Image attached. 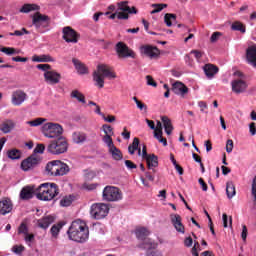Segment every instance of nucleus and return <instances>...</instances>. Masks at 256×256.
<instances>
[{"label": "nucleus", "instance_id": "1", "mask_svg": "<svg viewBox=\"0 0 256 256\" xmlns=\"http://www.w3.org/2000/svg\"><path fill=\"white\" fill-rule=\"evenodd\" d=\"M67 235L71 241L85 243L89 240V227L85 221L80 219L75 220L69 227Z\"/></svg>", "mask_w": 256, "mask_h": 256}, {"label": "nucleus", "instance_id": "2", "mask_svg": "<svg viewBox=\"0 0 256 256\" xmlns=\"http://www.w3.org/2000/svg\"><path fill=\"white\" fill-rule=\"evenodd\" d=\"M105 77L108 79H116L117 75L115 72L111 71V67L108 65L100 64L97 66V70L93 73V79L96 87H99V89H103L105 87Z\"/></svg>", "mask_w": 256, "mask_h": 256}, {"label": "nucleus", "instance_id": "3", "mask_svg": "<svg viewBox=\"0 0 256 256\" xmlns=\"http://www.w3.org/2000/svg\"><path fill=\"white\" fill-rule=\"evenodd\" d=\"M36 195L40 201H53L59 195V188L55 183H43L37 188Z\"/></svg>", "mask_w": 256, "mask_h": 256}, {"label": "nucleus", "instance_id": "4", "mask_svg": "<svg viewBox=\"0 0 256 256\" xmlns=\"http://www.w3.org/2000/svg\"><path fill=\"white\" fill-rule=\"evenodd\" d=\"M45 171L50 177H61L63 175H67L70 168L69 165L65 164V162H62L61 160H54L47 163Z\"/></svg>", "mask_w": 256, "mask_h": 256}, {"label": "nucleus", "instance_id": "5", "mask_svg": "<svg viewBox=\"0 0 256 256\" xmlns=\"http://www.w3.org/2000/svg\"><path fill=\"white\" fill-rule=\"evenodd\" d=\"M69 149V143L65 137L60 136L49 142L46 151L50 153V155H63V153H67Z\"/></svg>", "mask_w": 256, "mask_h": 256}, {"label": "nucleus", "instance_id": "6", "mask_svg": "<svg viewBox=\"0 0 256 256\" xmlns=\"http://www.w3.org/2000/svg\"><path fill=\"white\" fill-rule=\"evenodd\" d=\"M42 133L48 139H55L63 135V127L59 124L48 122L42 126Z\"/></svg>", "mask_w": 256, "mask_h": 256}, {"label": "nucleus", "instance_id": "7", "mask_svg": "<svg viewBox=\"0 0 256 256\" xmlns=\"http://www.w3.org/2000/svg\"><path fill=\"white\" fill-rule=\"evenodd\" d=\"M135 235L140 241H144L141 245V249H157V243L153 242L151 239L147 238L149 235V230L147 228H137L135 230Z\"/></svg>", "mask_w": 256, "mask_h": 256}, {"label": "nucleus", "instance_id": "8", "mask_svg": "<svg viewBox=\"0 0 256 256\" xmlns=\"http://www.w3.org/2000/svg\"><path fill=\"white\" fill-rule=\"evenodd\" d=\"M104 201L115 202L123 199V192L115 186H106L102 192Z\"/></svg>", "mask_w": 256, "mask_h": 256}, {"label": "nucleus", "instance_id": "9", "mask_svg": "<svg viewBox=\"0 0 256 256\" xmlns=\"http://www.w3.org/2000/svg\"><path fill=\"white\" fill-rule=\"evenodd\" d=\"M236 77L232 82H231V87L233 93H236L237 95H240V93H245L247 91V87L249 85L247 84V81L245 80V75L241 72H235Z\"/></svg>", "mask_w": 256, "mask_h": 256}, {"label": "nucleus", "instance_id": "10", "mask_svg": "<svg viewBox=\"0 0 256 256\" xmlns=\"http://www.w3.org/2000/svg\"><path fill=\"white\" fill-rule=\"evenodd\" d=\"M90 214L93 219H105L109 215V206L105 203H96L91 206Z\"/></svg>", "mask_w": 256, "mask_h": 256}, {"label": "nucleus", "instance_id": "11", "mask_svg": "<svg viewBox=\"0 0 256 256\" xmlns=\"http://www.w3.org/2000/svg\"><path fill=\"white\" fill-rule=\"evenodd\" d=\"M129 2L123 1L118 3L117 8V19H129V13H137V10L135 8H130L128 5Z\"/></svg>", "mask_w": 256, "mask_h": 256}, {"label": "nucleus", "instance_id": "12", "mask_svg": "<svg viewBox=\"0 0 256 256\" xmlns=\"http://www.w3.org/2000/svg\"><path fill=\"white\" fill-rule=\"evenodd\" d=\"M135 151H138V155L143 159H147L149 154H147V146L143 145L142 152L139 148V138H134L132 144L128 147V153L130 155H135Z\"/></svg>", "mask_w": 256, "mask_h": 256}, {"label": "nucleus", "instance_id": "13", "mask_svg": "<svg viewBox=\"0 0 256 256\" xmlns=\"http://www.w3.org/2000/svg\"><path fill=\"white\" fill-rule=\"evenodd\" d=\"M62 33V39H64L66 43H77L79 41V34L70 26L64 27Z\"/></svg>", "mask_w": 256, "mask_h": 256}, {"label": "nucleus", "instance_id": "14", "mask_svg": "<svg viewBox=\"0 0 256 256\" xmlns=\"http://www.w3.org/2000/svg\"><path fill=\"white\" fill-rule=\"evenodd\" d=\"M40 162L41 159L38 156L32 155L22 161L21 169L22 171H31L35 169V167H37V165H39Z\"/></svg>", "mask_w": 256, "mask_h": 256}, {"label": "nucleus", "instance_id": "15", "mask_svg": "<svg viewBox=\"0 0 256 256\" xmlns=\"http://www.w3.org/2000/svg\"><path fill=\"white\" fill-rule=\"evenodd\" d=\"M170 221L177 231V233H181V235H185V225H183V219L179 214H170Z\"/></svg>", "mask_w": 256, "mask_h": 256}, {"label": "nucleus", "instance_id": "16", "mask_svg": "<svg viewBox=\"0 0 256 256\" xmlns=\"http://www.w3.org/2000/svg\"><path fill=\"white\" fill-rule=\"evenodd\" d=\"M116 53L118 54V57H131L132 59H135V52L129 49V47H127L123 42L117 43Z\"/></svg>", "mask_w": 256, "mask_h": 256}, {"label": "nucleus", "instance_id": "17", "mask_svg": "<svg viewBox=\"0 0 256 256\" xmlns=\"http://www.w3.org/2000/svg\"><path fill=\"white\" fill-rule=\"evenodd\" d=\"M44 79L48 85H57L61 81V74L55 71H46L44 73Z\"/></svg>", "mask_w": 256, "mask_h": 256}, {"label": "nucleus", "instance_id": "18", "mask_svg": "<svg viewBox=\"0 0 256 256\" xmlns=\"http://www.w3.org/2000/svg\"><path fill=\"white\" fill-rule=\"evenodd\" d=\"M172 91L175 93V95H179L180 97L185 98V95L189 93V88H187L182 82H175L172 85Z\"/></svg>", "mask_w": 256, "mask_h": 256}, {"label": "nucleus", "instance_id": "19", "mask_svg": "<svg viewBox=\"0 0 256 256\" xmlns=\"http://www.w3.org/2000/svg\"><path fill=\"white\" fill-rule=\"evenodd\" d=\"M52 223H55V216L51 215L44 216L36 221V225L40 229H49V226L52 225Z\"/></svg>", "mask_w": 256, "mask_h": 256}, {"label": "nucleus", "instance_id": "20", "mask_svg": "<svg viewBox=\"0 0 256 256\" xmlns=\"http://www.w3.org/2000/svg\"><path fill=\"white\" fill-rule=\"evenodd\" d=\"M47 21H49V16L43 15L39 12H36L32 16V23L36 27V29H40L41 25H43V23H47Z\"/></svg>", "mask_w": 256, "mask_h": 256}, {"label": "nucleus", "instance_id": "21", "mask_svg": "<svg viewBox=\"0 0 256 256\" xmlns=\"http://www.w3.org/2000/svg\"><path fill=\"white\" fill-rule=\"evenodd\" d=\"M25 99H27V94L21 90H17L12 94L13 105H23V103H25Z\"/></svg>", "mask_w": 256, "mask_h": 256}, {"label": "nucleus", "instance_id": "22", "mask_svg": "<svg viewBox=\"0 0 256 256\" xmlns=\"http://www.w3.org/2000/svg\"><path fill=\"white\" fill-rule=\"evenodd\" d=\"M13 211V203L9 198H4L0 201V215H7Z\"/></svg>", "mask_w": 256, "mask_h": 256}, {"label": "nucleus", "instance_id": "23", "mask_svg": "<svg viewBox=\"0 0 256 256\" xmlns=\"http://www.w3.org/2000/svg\"><path fill=\"white\" fill-rule=\"evenodd\" d=\"M246 58L252 67H256V44L248 47L246 51Z\"/></svg>", "mask_w": 256, "mask_h": 256}, {"label": "nucleus", "instance_id": "24", "mask_svg": "<svg viewBox=\"0 0 256 256\" xmlns=\"http://www.w3.org/2000/svg\"><path fill=\"white\" fill-rule=\"evenodd\" d=\"M141 53H143L147 57H150V59H153L159 56V49L153 46H142Z\"/></svg>", "mask_w": 256, "mask_h": 256}, {"label": "nucleus", "instance_id": "25", "mask_svg": "<svg viewBox=\"0 0 256 256\" xmlns=\"http://www.w3.org/2000/svg\"><path fill=\"white\" fill-rule=\"evenodd\" d=\"M203 71L208 79H213L219 73V68L213 64H206Z\"/></svg>", "mask_w": 256, "mask_h": 256}, {"label": "nucleus", "instance_id": "26", "mask_svg": "<svg viewBox=\"0 0 256 256\" xmlns=\"http://www.w3.org/2000/svg\"><path fill=\"white\" fill-rule=\"evenodd\" d=\"M32 61L34 63H55V58H53L51 55L49 54H44V55H34L32 57Z\"/></svg>", "mask_w": 256, "mask_h": 256}, {"label": "nucleus", "instance_id": "27", "mask_svg": "<svg viewBox=\"0 0 256 256\" xmlns=\"http://www.w3.org/2000/svg\"><path fill=\"white\" fill-rule=\"evenodd\" d=\"M72 141L76 143V145H83V143L87 141V134L84 132H74L72 134Z\"/></svg>", "mask_w": 256, "mask_h": 256}, {"label": "nucleus", "instance_id": "28", "mask_svg": "<svg viewBox=\"0 0 256 256\" xmlns=\"http://www.w3.org/2000/svg\"><path fill=\"white\" fill-rule=\"evenodd\" d=\"M66 222L65 221H61L58 224H54L51 229H50V233L53 237V239H57V237H59V233L61 232V229H63V227H65Z\"/></svg>", "mask_w": 256, "mask_h": 256}, {"label": "nucleus", "instance_id": "29", "mask_svg": "<svg viewBox=\"0 0 256 256\" xmlns=\"http://www.w3.org/2000/svg\"><path fill=\"white\" fill-rule=\"evenodd\" d=\"M33 193H35V188L31 186H26L21 190L20 198L24 200L32 199Z\"/></svg>", "mask_w": 256, "mask_h": 256}, {"label": "nucleus", "instance_id": "30", "mask_svg": "<svg viewBox=\"0 0 256 256\" xmlns=\"http://www.w3.org/2000/svg\"><path fill=\"white\" fill-rule=\"evenodd\" d=\"M161 121L163 123L165 133L167 135H171V133H173V124L171 123V119H169L167 116H162Z\"/></svg>", "mask_w": 256, "mask_h": 256}, {"label": "nucleus", "instance_id": "31", "mask_svg": "<svg viewBox=\"0 0 256 256\" xmlns=\"http://www.w3.org/2000/svg\"><path fill=\"white\" fill-rule=\"evenodd\" d=\"M145 160L148 165V169H153V167H158L159 165V160L155 154H149Z\"/></svg>", "mask_w": 256, "mask_h": 256}, {"label": "nucleus", "instance_id": "32", "mask_svg": "<svg viewBox=\"0 0 256 256\" xmlns=\"http://www.w3.org/2000/svg\"><path fill=\"white\" fill-rule=\"evenodd\" d=\"M108 151L112 155V159H114V161H121V159H123V153H121V150L115 146L108 148Z\"/></svg>", "mask_w": 256, "mask_h": 256}, {"label": "nucleus", "instance_id": "33", "mask_svg": "<svg viewBox=\"0 0 256 256\" xmlns=\"http://www.w3.org/2000/svg\"><path fill=\"white\" fill-rule=\"evenodd\" d=\"M70 97L72 99H76L78 103H82L83 105H85V103H86L85 95H83V93H81L79 90H73L70 93Z\"/></svg>", "mask_w": 256, "mask_h": 256}, {"label": "nucleus", "instance_id": "34", "mask_svg": "<svg viewBox=\"0 0 256 256\" xmlns=\"http://www.w3.org/2000/svg\"><path fill=\"white\" fill-rule=\"evenodd\" d=\"M15 129V122L13 120H8L1 125V131L4 133H11Z\"/></svg>", "mask_w": 256, "mask_h": 256}, {"label": "nucleus", "instance_id": "35", "mask_svg": "<svg viewBox=\"0 0 256 256\" xmlns=\"http://www.w3.org/2000/svg\"><path fill=\"white\" fill-rule=\"evenodd\" d=\"M72 62L75 69L78 71V73H80V75H85L87 73V67H85L83 63H81V61L73 59Z\"/></svg>", "mask_w": 256, "mask_h": 256}, {"label": "nucleus", "instance_id": "36", "mask_svg": "<svg viewBox=\"0 0 256 256\" xmlns=\"http://www.w3.org/2000/svg\"><path fill=\"white\" fill-rule=\"evenodd\" d=\"M175 21H177V15L171 13L165 14L164 22L167 27H173V23H175Z\"/></svg>", "mask_w": 256, "mask_h": 256}, {"label": "nucleus", "instance_id": "37", "mask_svg": "<svg viewBox=\"0 0 256 256\" xmlns=\"http://www.w3.org/2000/svg\"><path fill=\"white\" fill-rule=\"evenodd\" d=\"M31 11H39L37 4H25L20 9V13H31Z\"/></svg>", "mask_w": 256, "mask_h": 256}, {"label": "nucleus", "instance_id": "38", "mask_svg": "<svg viewBox=\"0 0 256 256\" xmlns=\"http://www.w3.org/2000/svg\"><path fill=\"white\" fill-rule=\"evenodd\" d=\"M226 194L228 199H233V196L236 195L235 184H233V182H228L226 184Z\"/></svg>", "mask_w": 256, "mask_h": 256}, {"label": "nucleus", "instance_id": "39", "mask_svg": "<svg viewBox=\"0 0 256 256\" xmlns=\"http://www.w3.org/2000/svg\"><path fill=\"white\" fill-rule=\"evenodd\" d=\"M47 119L45 118H36L34 120H30L26 122V125H30V127H39V125H43Z\"/></svg>", "mask_w": 256, "mask_h": 256}, {"label": "nucleus", "instance_id": "40", "mask_svg": "<svg viewBox=\"0 0 256 256\" xmlns=\"http://www.w3.org/2000/svg\"><path fill=\"white\" fill-rule=\"evenodd\" d=\"M1 53H5V55H19V50L13 47H2L0 48Z\"/></svg>", "mask_w": 256, "mask_h": 256}, {"label": "nucleus", "instance_id": "41", "mask_svg": "<svg viewBox=\"0 0 256 256\" xmlns=\"http://www.w3.org/2000/svg\"><path fill=\"white\" fill-rule=\"evenodd\" d=\"M231 29H232V31H240L241 33H245V31H246L245 25H243V23H241L239 21L232 23Z\"/></svg>", "mask_w": 256, "mask_h": 256}, {"label": "nucleus", "instance_id": "42", "mask_svg": "<svg viewBox=\"0 0 256 256\" xmlns=\"http://www.w3.org/2000/svg\"><path fill=\"white\" fill-rule=\"evenodd\" d=\"M151 7L154 9L150 13L155 15V13H161L163 9H167V4H152Z\"/></svg>", "mask_w": 256, "mask_h": 256}, {"label": "nucleus", "instance_id": "43", "mask_svg": "<svg viewBox=\"0 0 256 256\" xmlns=\"http://www.w3.org/2000/svg\"><path fill=\"white\" fill-rule=\"evenodd\" d=\"M111 137L112 136L104 135L102 138L103 143H105V145H107L108 149L115 146V144H113V138H111Z\"/></svg>", "mask_w": 256, "mask_h": 256}, {"label": "nucleus", "instance_id": "44", "mask_svg": "<svg viewBox=\"0 0 256 256\" xmlns=\"http://www.w3.org/2000/svg\"><path fill=\"white\" fill-rule=\"evenodd\" d=\"M9 35L11 37H13L15 35H16V37H21L23 35H29V31H27V29H25V28H22V31L15 30L14 32H10Z\"/></svg>", "mask_w": 256, "mask_h": 256}, {"label": "nucleus", "instance_id": "45", "mask_svg": "<svg viewBox=\"0 0 256 256\" xmlns=\"http://www.w3.org/2000/svg\"><path fill=\"white\" fill-rule=\"evenodd\" d=\"M24 241L27 244L28 247H31V243L35 241V235L34 234H25L24 235Z\"/></svg>", "mask_w": 256, "mask_h": 256}, {"label": "nucleus", "instance_id": "46", "mask_svg": "<svg viewBox=\"0 0 256 256\" xmlns=\"http://www.w3.org/2000/svg\"><path fill=\"white\" fill-rule=\"evenodd\" d=\"M154 135H163V124L161 121H157L156 127L154 129Z\"/></svg>", "mask_w": 256, "mask_h": 256}, {"label": "nucleus", "instance_id": "47", "mask_svg": "<svg viewBox=\"0 0 256 256\" xmlns=\"http://www.w3.org/2000/svg\"><path fill=\"white\" fill-rule=\"evenodd\" d=\"M8 157L10 159H19L21 157V152H19L18 150H10L8 152Z\"/></svg>", "mask_w": 256, "mask_h": 256}, {"label": "nucleus", "instance_id": "48", "mask_svg": "<svg viewBox=\"0 0 256 256\" xmlns=\"http://www.w3.org/2000/svg\"><path fill=\"white\" fill-rule=\"evenodd\" d=\"M103 132L105 133V135L108 136H113V127H111L110 125L104 124L102 126Z\"/></svg>", "mask_w": 256, "mask_h": 256}, {"label": "nucleus", "instance_id": "49", "mask_svg": "<svg viewBox=\"0 0 256 256\" xmlns=\"http://www.w3.org/2000/svg\"><path fill=\"white\" fill-rule=\"evenodd\" d=\"M13 253H16L17 255L23 253L25 251V247L23 245H15L12 247Z\"/></svg>", "mask_w": 256, "mask_h": 256}, {"label": "nucleus", "instance_id": "50", "mask_svg": "<svg viewBox=\"0 0 256 256\" xmlns=\"http://www.w3.org/2000/svg\"><path fill=\"white\" fill-rule=\"evenodd\" d=\"M154 137L159 141V143H162L164 147H167V139L163 138V134H154Z\"/></svg>", "mask_w": 256, "mask_h": 256}, {"label": "nucleus", "instance_id": "51", "mask_svg": "<svg viewBox=\"0 0 256 256\" xmlns=\"http://www.w3.org/2000/svg\"><path fill=\"white\" fill-rule=\"evenodd\" d=\"M72 201L71 198L69 197H64L61 201H60V205L61 207H69V205H71Z\"/></svg>", "mask_w": 256, "mask_h": 256}, {"label": "nucleus", "instance_id": "52", "mask_svg": "<svg viewBox=\"0 0 256 256\" xmlns=\"http://www.w3.org/2000/svg\"><path fill=\"white\" fill-rule=\"evenodd\" d=\"M36 67L40 69V71H45V73L51 69V65L49 64H38Z\"/></svg>", "mask_w": 256, "mask_h": 256}, {"label": "nucleus", "instance_id": "53", "mask_svg": "<svg viewBox=\"0 0 256 256\" xmlns=\"http://www.w3.org/2000/svg\"><path fill=\"white\" fill-rule=\"evenodd\" d=\"M136 107L139 109V111H144V113H147V104L140 101L137 102Z\"/></svg>", "mask_w": 256, "mask_h": 256}, {"label": "nucleus", "instance_id": "54", "mask_svg": "<svg viewBox=\"0 0 256 256\" xmlns=\"http://www.w3.org/2000/svg\"><path fill=\"white\" fill-rule=\"evenodd\" d=\"M192 55H194L195 59H197V61L201 60V57H203V52L199 51V50H192L190 52Z\"/></svg>", "mask_w": 256, "mask_h": 256}, {"label": "nucleus", "instance_id": "55", "mask_svg": "<svg viewBox=\"0 0 256 256\" xmlns=\"http://www.w3.org/2000/svg\"><path fill=\"white\" fill-rule=\"evenodd\" d=\"M226 152L232 153L233 152V140L229 139L226 142Z\"/></svg>", "mask_w": 256, "mask_h": 256}, {"label": "nucleus", "instance_id": "56", "mask_svg": "<svg viewBox=\"0 0 256 256\" xmlns=\"http://www.w3.org/2000/svg\"><path fill=\"white\" fill-rule=\"evenodd\" d=\"M147 85H150L151 87H157V82L153 79L152 76H146Z\"/></svg>", "mask_w": 256, "mask_h": 256}, {"label": "nucleus", "instance_id": "57", "mask_svg": "<svg viewBox=\"0 0 256 256\" xmlns=\"http://www.w3.org/2000/svg\"><path fill=\"white\" fill-rule=\"evenodd\" d=\"M19 233H23V235L29 234V228H27V225L21 224L19 227Z\"/></svg>", "mask_w": 256, "mask_h": 256}, {"label": "nucleus", "instance_id": "58", "mask_svg": "<svg viewBox=\"0 0 256 256\" xmlns=\"http://www.w3.org/2000/svg\"><path fill=\"white\" fill-rule=\"evenodd\" d=\"M221 37V32H214L210 38L211 43H215Z\"/></svg>", "mask_w": 256, "mask_h": 256}, {"label": "nucleus", "instance_id": "59", "mask_svg": "<svg viewBox=\"0 0 256 256\" xmlns=\"http://www.w3.org/2000/svg\"><path fill=\"white\" fill-rule=\"evenodd\" d=\"M102 119H104V121H106V123H113L115 122L116 118L113 115H108L107 117L105 116V114H103Z\"/></svg>", "mask_w": 256, "mask_h": 256}, {"label": "nucleus", "instance_id": "60", "mask_svg": "<svg viewBox=\"0 0 256 256\" xmlns=\"http://www.w3.org/2000/svg\"><path fill=\"white\" fill-rule=\"evenodd\" d=\"M247 226L246 225H242V233H241V238L243 239V241H247Z\"/></svg>", "mask_w": 256, "mask_h": 256}, {"label": "nucleus", "instance_id": "61", "mask_svg": "<svg viewBox=\"0 0 256 256\" xmlns=\"http://www.w3.org/2000/svg\"><path fill=\"white\" fill-rule=\"evenodd\" d=\"M45 152V145L38 144L34 149V153H44Z\"/></svg>", "mask_w": 256, "mask_h": 256}, {"label": "nucleus", "instance_id": "62", "mask_svg": "<svg viewBox=\"0 0 256 256\" xmlns=\"http://www.w3.org/2000/svg\"><path fill=\"white\" fill-rule=\"evenodd\" d=\"M124 163L127 169H137V165H135V163H133L131 160H125Z\"/></svg>", "mask_w": 256, "mask_h": 256}, {"label": "nucleus", "instance_id": "63", "mask_svg": "<svg viewBox=\"0 0 256 256\" xmlns=\"http://www.w3.org/2000/svg\"><path fill=\"white\" fill-rule=\"evenodd\" d=\"M27 60H28L27 58H23L20 56L12 58V61H15L16 63H26Z\"/></svg>", "mask_w": 256, "mask_h": 256}, {"label": "nucleus", "instance_id": "64", "mask_svg": "<svg viewBox=\"0 0 256 256\" xmlns=\"http://www.w3.org/2000/svg\"><path fill=\"white\" fill-rule=\"evenodd\" d=\"M249 132L251 133V135H256V126H255V122L250 123L249 125Z\"/></svg>", "mask_w": 256, "mask_h": 256}]
</instances>
